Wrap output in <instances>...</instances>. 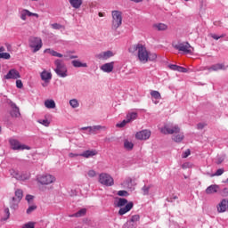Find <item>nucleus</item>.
Returning <instances> with one entry per match:
<instances>
[{"instance_id": "nucleus-39", "label": "nucleus", "mask_w": 228, "mask_h": 228, "mask_svg": "<svg viewBox=\"0 0 228 228\" xmlns=\"http://www.w3.org/2000/svg\"><path fill=\"white\" fill-rule=\"evenodd\" d=\"M4 216L2 217V219L8 220V218H10V208H4Z\"/></svg>"}, {"instance_id": "nucleus-56", "label": "nucleus", "mask_w": 228, "mask_h": 228, "mask_svg": "<svg viewBox=\"0 0 228 228\" xmlns=\"http://www.w3.org/2000/svg\"><path fill=\"white\" fill-rule=\"evenodd\" d=\"M33 199H34L33 195L28 194L26 196V200L28 201V203L33 202Z\"/></svg>"}, {"instance_id": "nucleus-55", "label": "nucleus", "mask_w": 228, "mask_h": 228, "mask_svg": "<svg viewBox=\"0 0 228 228\" xmlns=\"http://www.w3.org/2000/svg\"><path fill=\"white\" fill-rule=\"evenodd\" d=\"M222 174H224V169L220 168V169H217V171L216 172V174L213 175L212 176H214V175H216V176L222 175Z\"/></svg>"}, {"instance_id": "nucleus-28", "label": "nucleus", "mask_w": 228, "mask_h": 228, "mask_svg": "<svg viewBox=\"0 0 228 228\" xmlns=\"http://www.w3.org/2000/svg\"><path fill=\"white\" fill-rule=\"evenodd\" d=\"M70 6L75 8V10H79L83 4V0H69Z\"/></svg>"}, {"instance_id": "nucleus-36", "label": "nucleus", "mask_w": 228, "mask_h": 228, "mask_svg": "<svg viewBox=\"0 0 228 228\" xmlns=\"http://www.w3.org/2000/svg\"><path fill=\"white\" fill-rule=\"evenodd\" d=\"M85 215H86V208H81L80 210H78L77 213L73 214L72 216H75L77 218H79L81 216H85Z\"/></svg>"}, {"instance_id": "nucleus-40", "label": "nucleus", "mask_w": 228, "mask_h": 228, "mask_svg": "<svg viewBox=\"0 0 228 228\" xmlns=\"http://www.w3.org/2000/svg\"><path fill=\"white\" fill-rule=\"evenodd\" d=\"M81 131H87L86 134H94L92 126H84L80 128Z\"/></svg>"}, {"instance_id": "nucleus-26", "label": "nucleus", "mask_w": 228, "mask_h": 228, "mask_svg": "<svg viewBox=\"0 0 228 228\" xmlns=\"http://www.w3.org/2000/svg\"><path fill=\"white\" fill-rule=\"evenodd\" d=\"M45 54H51V56H55L56 58H63V54L51 49V48H46L44 51Z\"/></svg>"}, {"instance_id": "nucleus-30", "label": "nucleus", "mask_w": 228, "mask_h": 228, "mask_svg": "<svg viewBox=\"0 0 228 228\" xmlns=\"http://www.w3.org/2000/svg\"><path fill=\"white\" fill-rule=\"evenodd\" d=\"M45 106L47 110H54V108H56V102L54 100L48 99L45 101Z\"/></svg>"}, {"instance_id": "nucleus-35", "label": "nucleus", "mask_w": 228, "mask_h": 228, "mask_svg": "<svg viewBox=\"0 0 228 228\" xmlns=\"http://www.w3.org/2000/svg\"><path fill=\"white\" fill-rule=\"evenodd\" d=\"M69 106L73 109L76 110L77 108H79V100L73 98L71 100H69Z\"/></svg>"}, {"instance_id": "nucleus-21", "label": "nucleus", "mask_w": 228, "mask_h": 228, "mask_svg": "<svg viewBox=\"0 0 228 228\" xmlns=\"http://www.w3.org/2000/svg\"><path fill=\"white\" fill-rule=\"evenodd\" d=\"M22 197H23L22 190H17L15 191V197L12 198V202L14 206H17V204H19V202L22 200Z\"/></svg>"}, {"instance_id": "nucleus-33", "label": "nucleus", "mask_w": 228, "mask_h": 228, "mask_svg": "<svg viewBox=\"0 0 228 228\" xmlns=\"http://www.w3.org/2000/svg\"><path fill=\"white\" fill-rule=\"evenodd\" d=\"M12 110H11L12 117H20V111L19 110L17 105L15 103H12Z\"/></svg>"}, {"instance_id": "nucleus-8", "label": "nucleus", "mask_w": 228, "mask_h": 228, "mask_svg": "<svg viewBox=\"0 0 228 228\" xmlns=\"http://www.w3.org/2000/svg\"><path fill=\"white\" fill-rule=\"evenodd\" d=\"M9 145L12 151H29L31 149L28 145L20 143L19 140L13 137L9 139Z\"/></svg>"}, {"instance_id": "nucleus-44", "label": "nucleus", "mask_w": 228, "mask_h": 228, "mask_svg": "<svg viewBox=\"0 0 228 228\" xmlns=\"http://www.w3.org/2000/svg\"><path fill=\"white\" fill-rule=\"evenodd\" d=\"M21 228H35V223L28 222V223L23 224Z\"/></svg>"}, {"instance_id": "nucleus-61", "label": "nucleus", "mask_w": 228, "mask_h": 228, "mask_svg": "<svg viewBox=\"0 0 228 228\" xmlns=\"http://www.w3.org/2000/svg\"><path fill=\"white\" fill-rule=\"evenodd\" d=\"M98 16H99V17H105V16H106V13H104V12H99V13H98Z\"/></svg>"}, {"instance_id": "nucleus-25", "label": "nucleus", "mask_w": 228, "mask_h": 228, "mask_svg": "<svg viewBox=\"0 0 228 228\" xmlns=\"http://www.w3.org/2000/svg\"><path fill=\"white\" fill-rule=\"evenodd\" d=\"M71 64L73 65V67H75L76 69H86L88 67V63L86 62H81L80 61L77 60H74L71 61Z\"/></svg>"}, {"instance_id": "nucleus-58", "label": "nucleus", "mask_w": 228, "mask_h": 228, "mask_svg": "<svg viewBox=\"0 0 228 228\" xmlns=\"http://www.w3.org/2000/svg\"><path fill=\"white\" fill-rule=\"evenodd\" d=\"M222 195H223V197H227L228 196V188L223 189Z\"/></svg>"}, {"instance_id": "nucleus-46", "label": "nucleus", "mask_w": 228, "mask_h": 228, "mask_svg": "<svg viewBox=\"0 0 228 228\" xmlns=\"http://www.w3.org/2000/svg\"><path fill=\"white\" fill-rule=\"evenodd\" d=\"M118 195L119 197H127V195H129V192H127V191H118Z\"/></svg>"}, {"instance_id": "nucleus-52", "label": "nucleus", "mask_w": 228, "mask_h": 228, "mask_svg": "<svg viewBox=\"0 0 228 228\" xmlns=\"http://www.w3.org/2000/svg\"><path fill=\"white\" fill-rule=\"evenodd\" d=\"M51 27L53 28V29H61L62 28V26L58 23H53L51 25Z\"/></svg>"}, {"instance_id": "nucleus-45", "label": "nucleus", "mask_w": 228, "mask_h": 228, "mask_svg": "<svg viewBox=\"0 0 228 228\" xmlns=\"http://www.w3.org/2000/svg\"><path fill=\"white\" fill-rule=\"evenodd\" d=\"M210 37L212 38H214V40H220V38H224V37H225V35H221V36H218L216 34H210Z\"/></svg>"}, {"instance_id": "nucleus-10", "label": "nucleus", "mask_w": 228, "mask_h": 228, "mask_svg": "<svg viewBox=\"0 0 228 228\" xmlns=\"http://www.w3.org/2000/svg\"><path fill=\"white\" fill-rule=\"evenodd\" d=\"M99 183L103 186H113V184H115L113 177L108 173L99 175Z\"/></svg>"}, {"instance_id": "nucleus-37", "label": "nucleus", "mask_w": 228, "mask_h": 228, "mask_svg": "<svg viewBox=\"0 0 228 228\" xmlns=\"http://www.w3.org/2000/svg\"><path fill=\"white\" fill-rule=\"evenodd\" d=\"M37 122L42 124V126H45V127H49L51 125V121L49 119H39Z\"/></svg>"}, {"instance_id": "nucleus-5", "label": "nucleus", "mask_w": 228, "mask_h": 228, "mask_svg": "<svg viewBox=\"0 0 228 228\" xmlns=\"http://www.w3.org/2000/svg\"><path fill=\"white\" fill-rule=\"evenodd\" d=\"M118 208H120L118 215L122 216L126 213H129V210L134 207L133 201L127 202V200L119 198L117 202Z\"/></svg>"}, {"instance_id": "nucleus-16", "label": "nucleus", "mask_w": 228, "mask_h": 228, "mask_svg": "<svg viewBox=\"0 0 228 228\" xmlns=\"http://www.w3.org/2000/svg\"><path fill=\"white\" fill-rule=\"evenodd\" d=\"M5 79H20V73L15 69H10L6 75L4 76Z\"/></svg>"}, {"instance_id": "nucleus-63", "label": "nucleus", "mask_w": 228, "mask_h": 228, "mask_svg": "<svg viewBox=\"0 0 228 228\" xmlns=\"http://www.w3.org/2000/svg\"><path fill=\"white\" fill-rule=\"evenodd\" d=\"M188 165H190L189 163H185L183 165V168H186V167H188Z\"/></svg>"}, {"instance_id": "nucleus-64", "label": "nucleus", "mask_w": 228, "mask_h": 228, "mask_svg": "<svg viewBox=\"0 0 228 228\" xmlns=\"http://www.w3.org/2000/svg\"><path fill=\"white\" fill-rule=\"evenodd\" d=\"M222 161H224V159H220V160L218 161V163L220 164V163H222Z\"/></svg>"}, {"instance_id": "nucleus-24", "label": "nucleus", "mask_w": 228, "mask_h": 228, "mask_svg": "<svg viewBox=\"0 0 228 228\" xmlns=\"http://www.w3.org/2000/svg\"><path fill=\"white\" fill-rule=\"evenodd\" d=\"M126 121L131 124V122H134V120H136L138 118V113L134 111H130L126 116Z\"/></svg>"}, {"instance_id": "nucleus-13", "label": "nucleus", "mask_w": 228, "mask_h": 228, "mask_svg": "<svg viewBox=\"0 0 228 228\" xmlns=\"http://www.w3.org/2000/svg\"><path fill=\"white\" fill-rule=\"evenodd\" d=\"M113 56H115V53L111 50L101 52L100 53L95 54L96 60H102V61H106L107 60H110V58H113Z\"/></svg>"}, {"instance_id": "nucleus-43", "label": "nucleus", "mask_w": 228, "mask_h": 228, "mask_svg": "<svg viewBox=\"0 0 228 228\" xmlns=\"http://www.w3.org/2000/svg\"><path fill=\"white\" fill-rule=\"evenodd\" d=\"M0 58H3L4 60H10L12 56L8 53H0Z\"/></svg>"}, {"instance_id": "nucleus-11", "label": "nucleus", "mask_w": 228, "mask_h": 228, "mask_svg": "<svg viewBox=\"0 0 228 228\" xmlns=\"http://www.w3.org/2000/svg\"><path fill=\"white\" fill-rule=\"evenodd\" d=\"M40 77H41L42 81H44V83L42 84V86H44V88H45V86H47L49 85V83H51V80L53 79V73H51L47 69H44L40 73Z\"/></svg>"}, {"instance_id": "nucleus-12", "label": "nucleus", "mask_w": 228, "mask_h": 228, "mask_svg": "<svg viewBox=\"0 0 228 228\" xmlns=\"http://www.w3.org/2000/svg\"><path fill=\"white\" fill-rule=\"evenodd\" d=\"M228 65L225 63L213 64L210 67H206L203 70H208V72H218V70H227Z\"/></svg>"}, {"instance_id": "nucleus-53", "label": "nucleus", "mask_w": 228, "mask_h": 228, "mask_svg": "<svg viewBox=\"0 0 228 228\" xmlns=\"http://www.w3.org/2000/svg\"><path fill=\"white\" fill-rule=\"evenodd\" d=\"M78 156H81V153H77V152H70V153H69V158H78Z\"/></svg>"}, {"instance_id": "nucleus-51", "label": "nucleus", "mask_w": 228, "mask_h": 228, "mask_svg": "<svg viewBox=\"0 0 228 228\" xmlns=\"http://www.w3.org/2000/svg\"><path fill=\"white\" fill-rule=\"evenodd\" d=\"M176 72H183V73H186V72H188V69H187L186 68H184V67L178 66Z\"/></svg>"}, {"instance_id": "nucleus-3", "label": "nucleus", "mask_w": 228, "mask_h": 228, "mask_svg": "<svg viewBox=\"0 0 228 228\" xmlns=\"http://www.w3.org/2000/svg\"><path fill=\"white\" fill-rule=\"evenodd\" d=\"M54 66L55 69H53V70L59 77H67V76H69L67 65H65V62H63V61L60 59L55 60Z\"/></svg>"}, {"instance_id": "nucleus-41", "label": "nucleus", "mask_w": 228, "mask_h": 228, "mask_svg": "<svg viewBox=\"0 0 228 228\" xmlns=\"http://www.w3.org/2000/svg\"><path fill=\"white\" fill-rule=\"evenodd\" d=\"M127 124H129V123H128L127 119L126 118L123 121L118 123L116 125V127H126V126H127Z\"/></svg>"}, {"instance_id": "nucleus-60", "label": "nucleus", "mask_w": 228, "mask_h": 228, "mask_svg": "<svg viewBox=\"0 0 228 228\" xmlns=\"http://www.w3.org/2000/svg\"><path fill=\"white\" fill-rule=\"evenodd\" d=\"M5 48L4 46H0V54H3V53H4Z\"/></svg>"}, {"instance_id": "nucleus-54", "label": "nucleus", "mask_w": 228, "mask_h": 228, "mask_svg": "<svg viewBox=\"0 0 228 228\" xmlns=\"http://www.w3.org/2000/svg\"><path fill=\"white\" fill-rule=\"evenodd\" d=\"M191 151L190 150H186L183 154H182V158H188V156H190Z\"/></svg>"}, {"instance_id": "nucleus-2", "label": "nucleus", "mask_w": 228, "mask_h": 228, "mask_svg": "<svg viewBox=\"0 0 228 228\" xmlns=\"http://www.w3.org/2000/svg\"><path fill=\"white\" fill-rule=\"evenodd\" d=\"M124 17L122 12L118 10L111 11V29L117 31L122 26Z\"/></svg>"}, {"instance_id": "nucleus-22", "label": "nucleus", "mask_w": 228, "mask_h": 228, "mask_svg": "<svg viewBox=\"0 0 228 228\" xmlns=\"http://www.w3.org/2000/svg\"><path fill=\"white\" fill-rule=\"evenodd\" d=\"M218 190H220V186L216 184H212L208 186L205 191L207 195H213L214 193H217Z\"/></svg>"}, {"instance_id": "nucleus-14", "label": "nucleus", "mask_w": 228, "mask_h": 228, "mask_svg": "<svg viewBox=\"0 0 228 228\" xmlns=\"http://www.w3.org/2000/svg\"><path fill=\"white\" fill-rule=\"evenodd\" d=\"M20 19L21 20H28V17H36V19H38L39 15L38 13L31 12L29 10L27 9H21L20 12Z\"/></svg>"}, {"instance_id": "nucleus-57", "label": "nucleus", "mask_w": 228, "mask_h": 228, "mask_svg": "<svg viewBox=\"0 0 228 228\" xmlns=\"http://www.w3.org/2000/svg\"><path fill=\"white\" fill-rule=\"evenodd\" d=\"M178 65H175V64H170L169 65V69H171V70H176L177 71V69H178Z\"/></svg>"}, {"instance_id": "nucleus-29", "label": "nucleus", "mask_w": 228, "mask_h": 228, "mask_svg": "<svg viewBox=\"0 0 228 228\" xmlns=\"http://www.w3.org/2000/svg\"><path fill=\"white\" fill-rule=\"evenodd\" d=\"M15 179H18V181H28L29 179L30 175L29 174H19L17 172L14 173Z\"/></svg>"}, {"instance_id": "nucleus-23", "label": "nucleus", "mask_w": 228, "mask_h": 228, "mask_svg": "<svg viewBox=\"0 0 228 228\" xmlns=\"http://www.w3.org/2000/svg\"><path fill=\"white\" fill-rule=\"evenodd\" d=\"M82 158H94V156H97V151L95 150H87L82 153H80Z\"/></svg>"}, {"instance_id": "nucleus-31", "label": "nucleus", "mask_w": 228, "mask_h": 228, "mask_svg": "<svg viewBox=\"0 0 228 228\" xmlns=\"http://www.w3.org/2000/svg\"><path fill=\"white\" fill-rule=\"evenodd\" d=\"M134 147V143H133V142L128 139L124 140V149H126V151H133Z\"/></svg>"}, {"instance_id": "nucleus-50", "label": "nucleus", "mask_w": 228, "mask_h": 228, "mask_svg": "<svg viewBox=\"0 0 228 228\" xmlns=\"http://www.w3.org/2000/svg\"><path fill=\"white\" fill-rule=\"evenodd\" d=\"M16 86H17V88H22L24 86V85L22 84V80L17 78Z\"/></svg>"}, {"instance_id": "nucleus-59", "label": "nucleus", "mask_w": 228, "mask_h": 228, "mask_svg": "<svg viewBox=\"0 0 228 228\" xmlns=\"http://www.w3.org/2000/svg\"><path fill=\"white\" fill-rule=\"evenodd\" d=\"M204 127H206V124L204 123H199L197 125V129H204Z\"/></svg>"}, {"instance_id": "nucleus-15", "label": "nucleus", "mask_w": 228, "mask_h": 228, "mask_svg": "<svg viewBox=\"0 0 228 228\" xmlns=\"http://www.w3.org/2000/svg\"><path fill=\"white\" fill-rule=\"evenodd\" d=\"M121 186L126 188V190H134V187L136 186V183L133 178L126 177L125 180L121 183Z\"/></svg>"}, {"instance_id": "nucleus-6", "label": "nucleus", "mask_w": 228, "mask_h": 228, "mask_svg": "<svg viewBox=\"0 0 228 228\" xmlns=\"http://www.w3.org/2000/svg\"><path fill=\"white\" fill-rule=\"evenodd\" d=\"M181 132V128L178 125L168 123L160 128V133L163 134H177Z\"/></svg>"}, {"instance_id": "nucleus-19", "label": "nucleus", "mask_w": 228, "mask_h": 228, "mask_svg": "<svg viewBox=\"0 0 228 228\" xmlns=\"http://www.w3.org/2000/svg\"><path fill=\"white\" fill-rule=\"evenodd\" d=\"M217 212L219 213H225L228 209V200L224 199L221 200V202L218 203L216 206Z\"/></svg>"}, {"instance_id": "nucleus-1", "label": "nucleus", "mask_w": 228, "mask_h": 228, "mask_svg": "<svg viewBox=\"0 0 228 228\" xmlns=\"http://www.w3.org/2000/svg\"><path fill=\"white\" fill-rule=\"evenodd\" d=\"M128 53H131V54L137 53V60L141 63H148V61H156L158 60V53L150 52L142 44L133 45L128 48Z\"/></svg>"}, {"instance_id": "nucleus-38", "label": "nucleus", "mask_w": 228, "mask_h": 228, "mask_svg": "<svg viewBox=\"0 0 228 228\" xmlns=\"http://www.w3.org/2000/svg\"><path fill=\"white\" fill-rule=\"evenodd\" d=\"M152 188V185H144L142 190V193L143 195H149V191Z\"/></svg>"}, {"instance_id": "nucleus-4", "label": "nucleus", "mask_w": 228, "mask_h": 228, "mask_svg": "<svg viewBox=\"0 0 228 228\" xmlns=\"http://www.w3.org/2000/svg\"><path fill=\"white\" fill-rule=\"evenodd\" d=\"M36 181L42 186H49V184H53V183H56V176L45 173L43 175H38L36 178Z\"/></svg>"}, {"instance_id": "nucleus-47", "label": "nucleus", "mask_w": 228, "mask_h": 228, "mask_svg": "<svg viewBox=\"0 0 228 228\" xmlns=\"http://www.w3.org/2000/svg\"><path fill=\"white\" fill-rule=\"evenodd\" d=\"M87 175L89 177H95V175H97V172H95L94 169H91L87 172Z\"/></svg>"}, {"instance_id": "nucleus-20", "label": "nucleus", "mask_w": 228, "mask_h": 228, "mask_svg": "<svg viewBox=\"0 0 228 228\" xmlns=\"http://www.w3.org/2000/svg\"><path fill=\"white\" fill-rule=\"evenodd\" d=\"M151 101L154 104H159L161 101V94L159 91H151Z\"/></svg>"}, {"instance_id": "nucleus-62", "label": "nucleus", "mask_w": 228, "mask_h": 228, "mask_svg": "<svg viewBox=\"0 0 228 228\" xmlns=\"http://www.w3.org/2000/svg\"><path fill=\"white\" fill-rule=\"evenodd\" d=\"M132 3H142L143 0H130Z\"/></svg>"}, {"instance_id": "nucleus-49", "label": "nucleus", "mask_w": 228, "mask_h": 228, "mask_svg": "<svg viewBox=\"0 0 228 228\" xmlns=\"http://www.w3.org/2000/svg\"><path fill=\"white\" fill-rule=\"evenodd\" d=\"M125 227H126V228H136V224L135 223L129 224V221H128L125 224Z\"/></svg>"}, {"instance_id": "nucleus-18", "label": "nucleus", "mask_w": 228, "mask_h": 228, "mask_svg": "<svg viewBox=\"0 0 228 228\" xmlns=\"http://www.w3.org/2000/svg\"><path fill=\"white\" fill-rule=\"evenodd\" d=\"M135 138H137V140H149V138H151V131L146 129L137 132Z\"/></svg>"}, {"instance_id": "nucleus-32", "label": "nucleus", "mask_w": 228, "mask_h": 228, "mask_svg": "<svg viewBox=\"0 0 228 228\" xmlns=\"http://www.w3.org/2000/svg\"><path fill=\"white\" fill-rule=\"evenodd\" d=\"M153 28L158 29V31H167L168 29V26L165 23H156L153 25Z\"/></svg>"}, {"instance_id": "nucleus-42", "label": "nucleus", "mask_w": 228, "mask_h": 228, "mask_svg": "<svg viewBox=\"0 0 228 228\" xmlns=\"http://www.w3.org/2000/svg\"><path fill=\"white\" fill-rule=\"evenodd\" d=\"M138 220H140V216L134 215L132 216L131 220L128 222L131 224H134L135 222H138Z\"/></svg>"}, {"instance_id": "nucleus-17", "label": "nucleus", "mask_w": 228, "mask_h": 228, "mask_svg": "<svg viewBox=\"0 0 228 228\" xmlns=\"http://www.w3.org/2000/svg\"><path fill=\"white\" fill-rule=\"evenodd\" d=\"M113 69H115V61L104 63L100 67V69L106 74H110V72H113Z\"/></svg>"}, {"instance_id": "nucleus-7", "label": "nucleus", "mask_w": 228, "mask_h": 228, "mask_svg": "<svg viewBox=\"0 0 228 228\" xmlns=\"http://www.w3.org/2000/svg\"><path fill=\"white\" fill-rule=\"evenodd\" d=\"M28 45L30 49H32L33 53H38V51L42 49V45H44V44L42 43V38L31 37L28 39Z\"/></svg>"}, {"instance_id": "nucleus-27", "label": "nucleus", "mask_w": 228, "mask_h": 228, "mask_svg": "<svg viewBox=\"0 0 228 228\" xmlns=\"http://www.w3.org/2000/svg\"><path fill=\"white\" fill-rule=\"evenodd\" d=\"M173 142L176 143H181L184 140V133L179 132L176 134L173 135L172 137Z\"/></svg>"}, {"instance_id": "nucleus-34", "label": "nucleus", "mask_w": 228, "mask_h": 228, "mask_svg": "<svg viewBox=\"0 0 228 228\" xmlns=\"http://www.w3.org/2000/svg\"><path fill=\"white\" fill-rule=\"evenodd\" d=\"M91 127H92L93 134H97L98 131H106V126H101V125L93 126Z\"/></svg>"}, {"instance_id": "nucleus-9", "label": "nucleus", "mask_w": 228, "mask_h": 228, "mask_svg": "<svg viewBox=\"0 0 228 228\" xmlns=\"http://www.w3.org/2000/svg\"><path fill=\"white\" fill-rule=\"evenodd\" d=\"M173 47L177 51H180V53H184L185 54H191V53H193V47H191L188 42L173 45Z\"/></svg>"}, {"instance_id": "nucleus-48", "label": "nucleus", "mask_w": 228, "mask_h": 228, "mask_svg": "<svg viewBox=\"0 0 228 228\" xmlns=\"http://www.w3.org/2000/svg\"><path fill=\"white\" fill-rule=\"evenodd\" d=\"M35 209H37V206H35V205L28 207V208L27 209V214L29 215V214L33 213V211H35Z\"/></svg>"}]
</instances>
